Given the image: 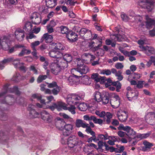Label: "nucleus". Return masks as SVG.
<instances>
[{
    "instance_id": "f257e3e1",
    "label": "nucleus",
    "mask_w": 155,
    "mask_h": 155,
    "mask_svg": "<svg viewBox=\"0 0 155 155\" xmlns=\"http://www.w3.org/2000/svg\"><path fill=\"white\" fill-rule=\"evenodd\" d=\"M134 19L135 20V22H137L139 25V29L140 31H143V28L146 27L147 28L150 29L153 25L155 26V21L152 19L148 15L145 16L146 19V25L145 22L142 21V18L141 16L137 15L134 17Z\"/></svg>"
},
{
    "instance_id": "f03ea898",
    "label": "nucleus",
    "mask_w": 155,
    "mask_h": 155,
    "mask_svg": "<svg viewBox=\"0 0 155 155\" xmlns=\"http://www.w3.org/2000/svg\"><path fill=\"white\" fill-rule=\"evenodd\" d=\"M83 144V142L79 140L78 137L74 135L70 136L67 139V144L68 146V148L71 150L72 152H76L80 149Z\"/></svg>"
},
{
    "instance_id": "7ed1b4c3",
    "label": "nucleus",
    "mask_w": 155,
    "mask_h": 155,
    "mask_svg": "<svg viewBox=\"0 0 155 155\" xmlns=\"http://www.w3.org/2000/svg\"><path fill=\"white\" fill-rule=\"evenodd\" d=\"M128 129L126 131V135L129 138L134 139L136 137L140 139L146 138L149 137L150 135L149 133L136 134V132L130 127H129Z\"/></svg>"
},
{
    "instance_id": "20e7f679",
    "label": "nucleus",
    "mask_w": 155,
    "mask_h": 155,
    "mask_svg": "<svg viewBox=\"0 0 155 155\" xmlns=\"http://www.w3.org/2000/svg\"><path fill=\"white\" fill-rule=\"evenodd\" d=\"M145 41L142 40H139L138 41V43L139 45V47L140 48V50L143 51L145 54H155V50L151 47L148 46H144L143 45Z\"/></svg>"
},
{
    "instance_id": "39448f33",
    "label": "nucleus",
    "mask_w": 155,
    "mask_h": 155,
    "mask_svg": "<svg viewBox=\"0 0 155 155\" xmlns=\"http://www.w3.org/2000/svg\"><path fill=\"white\" fill-rule=\"evenodd\" d=\"M76 125L77 127H82L83 128H86L85 131L88 134H90L92 136H94V132L92 130L89 124H86L83 120L78 119L76 121Z\"/></svg>"
},
{
    "instance_id": "423d86ee",
    "label": "nucleus",
    "mask_w": 155,
    "mask_h": 155,
    "mask_svg": "<svg viewBox=\"0 0 155 155\" xmlns=\"http://www.w3.org/2000/svg\"><path fill=\"white\" fill-rule=\"evenodd\" d=\"M76 68H74L71 70V73H75L76 74L79 75V74L82 75L83 74H86L89 71L88 67L85 64L79 65Z\"/></svg>"
},
{
    "instance_id": "0eeeda50",
    "label": "nucleus",
    "mask_w": 155,
    "mask_h": 155,
    "mask_svg": "<svg viewBox=\"0 0 155 155\" xmlns=\"http://www.w3.org/2000/svg\"><path fill=\"white\" fill-rule=\"evenodd\" d=\"M139 5L143 8H146L149 12H151L153 9V2L151 0H140Z\"/></svg>"
},
{
    "instance_id": "6e6552de",
    "label": "nucleus",
    "mask_w": 155,
    "mask_h": 155,
    "mask_svg": "<svg viewBox=\"0 0 155 155\" xmlns=\"http://www.w3.org/2000/svg\"><path fill=\"white\" fill-rule=\"evenodd\" d=\"M72 75L69 77L67 80V83L70 85L75 86L79 83V78L81 76L76 74L75 73H72Z\"/></svg>"
},
{
    "instance_id": "1a4fd4ad",
    "label": "nucleus",
    "mask_w": 155,
    "mask_h": 155,
    "mask_svg": "<svg viewBox=\"0 0 155 155\" xmlns=\"http://www.w3.org/2000/svg\"><path fill=\"white\" fill-rule=\"evenodd\" d=\"M49 68L51 73L55 75L58 74L61 70L59 64L58 63L57 61L50 64Z\"/></svg>"
},
{
    "instance_id": "9d476101",
    "label": "nucleus",
    "mask_w": 155,
    "mask_h": 155,
    "mask_svg": "<svg viewBox=\"0 0 155 155\" xmlns=\"http://www.w3.org/2000/svg\"><path fill=\"white\" fill-rule=\"evenodd\" d=\"M74 125L72 124H65L63 128V135L67 136L71 134L74 129Z\"/></svg>"
},
{
    "instance_id": "9b49d317",
    "label": "nucleus",
    "mask_w": 155,
    "mask_h": 155,
    "mask_svg": "<svg viewBox=\"0 0 155 155\" xmlns=\"http://www.w3.org/2000/svg\"><path fill=\"white\" fill-rule=\"evenodd\" d=\"M13 60L11 62H13V64L14 67L16 68H18L21 71L25 72L27 69L24 66V64L22 62H20V59L19 58H17L14 59L13 58Z\"/></svg>"
},
{
    "instance_id": "f8f14e48",
    "label": "nucleus",
    "mask_w": 155,
    "mask_h": 155,
    "mask_svg": "<svg viewBox=\"0 0 155 155\" xmlns=\"http://www.w3.org/2000/svg\"><path fill=\"white\" fill-rule=\"evenodd\" d=\"M13 60L11 62H13V64L14 67L16 68H18L21 71L25 72L27 69L24 66V64L22 62H20V59L19 58H17L14 59L13 58Z\"/></svg>"
},
{
    "instance_id": "ddd939ff",
    "label": "nucleus",
    "mask_w": 155,
    "mask_h": 155,
    "mask_svg": "<svg viewBox=\"0 0 155 155\" xmlns=\"http://www.w3.org/2000/svg\"><path fill=\"white\" fill-rule=\"evenodd\" d=\"M11 42V41L9 40V38L7 37H4L2 39V45L3 44L6 46V45H8V47L7 49H3L5 50L8 51V52L10 53H13L15 51V48H16L15 46L10 48Z\"/></svg>"
},
{
    "instance_id": "4468645a",
    "label": "nucleus",
    "mask_w": 155,
    "mask_h": 155,
    "mask_svg": "<svg viewBox=\"0 0 155 155\" xmlns=\"http://www.w3.org/2000/svg\"><path fill=\"white\" fill-rule=\"evenodd\" d=\"M80 99L81 97L79 96L74 94H72L68 96L66 101L69 105H71L73 104H76L77 102L75 101L79 100Z\"/></svg>"
},
{
    "instance_id": "2eb2a0df",
    "label": "nucleus",
    "mask_w": 155,
    "mask_h": 155,
    "mask_svg": "<svg viewBox=\"0 0 155 155\" xmlns=\"http://www.w3.org/2000/svg\"><path fill=\"white\" fill-rule=\"evenodd\" d=\"M30 18L32 23L35 25H38L41 22V17L39 13L35 12L33 13Z\"/></svg>"
},
{
    "instance_id": "dca6fc26",
    "label": "nucleus",
    "mask_w": 155,
    "mask_h": 155,
    "mask_svg": "<svg viewBox=\"0 0 155 155\" xmlns=\"http://www.w3.org/2000/svg\"><path fill=\"white\" fill-rule=\"evenodd\" d=\"M94 42L93 41L89 43L88 45L89 48L94 51H97V54L99 56H102L104 53V50L103 49H98V48L101 46V45H99L97 46L94 47Z\"/></svg>"
},
{
    "instance_id": "f3484780",
    "label": "nucleus",
    "mask_w": 155,
    "mask_h": 155,
    "mask_svg": "<svg viewBox=\"0 0 155 155\" xmlns=\"http://www.w3.org/2000/svg\"><path fill=\"white\" fill-rule=\"evenodd\" d=\"M41 118L45 121L50 122L51 121V116L46 110H43L40 112Z\"/></svg>"
},
{
    "instance_id": "a211bd4d",
    "label": "nucleus",
    "mask_w": 155,
    "mask_h": 155,
    "mask_svg": "<svg viewBox=\"0 0 155 155\" xmlns=\"http://www.w3.org/2000/svg\"><path fill=\"white\" fill-rule=\"evenodd\" d=\"M15 35L16 39L20 41H22L25 37V32L22 30L18 28L15 32Z\"/></svg>"
},
{
    "instance_id": "6ab92c4d",
    "label": "nucleus",
    "mask_w": 155,
    "mask_h": 155,
    "mask_svg": "<svg viewBox=\"0 0 155 155\" xmlns=\"http://www.w3.org/2000/svg\"><path fill=\"white\" fill-rule=\"evenodd\" d=\"M49 55L51 58H56L57 61V60H58L61 57H62L63 54L61 52L53 49L49 52Z\"/></svg>"
},
{
    "instance_id": "aec40b11",
    "label": "nucleus",
    "mask_w": 155,
    "mask_h": 155,
    "mask_svg": "<svg viewBox=\"0 0 155 155\" xmlns=\"http://www.w3.org/2000/svg\"><path fill=\"white\" fill-rule=\"evenodd\" d=\"M138 95L137 92H135L134 90L129 91L126 94V96L129 101H132L137 98Z\"/></svg>"
},
{
    "instance_id": "412c9836",
    "label": "nucleus",
    "mask_w": 155,
    "mask_h": 155,
    "mask_svg": "<svg viewBox=\"0 0 155 155\" xmlns=\"http://www.w3.org/2000/svg\"><path fill=\"white\" fill-rule=\"evenodd\" d=\"M35 107V106L32 104L29 105L28 107V110L30 111V116L31 118L37 117L40 115L38 113L35 111L34 109Z\"/></svg>"
},
{
    "instance_id": "4be33fe9",
    "label": "nucleus",
    "mask_w": 155,
    "mask_h": 155,
    "mask_svg": "<svg viewBox=\"0 0 155 155\" xmlns=\"http://www.w3.org/2000/svg\"><path fill=\"white\" fill-rule=\"evenodd\" d=\"M36 105L38 108L44 109H49L52 111L54 110L55 109H56L55 103L53 104L52 105L49 106L47 105L46 103H45V101L44 103L42 104H40L39 103H37Z\"/></svg>"
},
{
    "instance_id": "5701e85b",
    "label": "nucleus",
    "mask_w": 155,
    "mask_h": 155,
    "mask_svg": "<svg viewBox=\"0 0 155 155\" xmlns=\"http://www.w3.org/2000/svg\"><path fill=\"white\" fill-rule=\"evenodd\" d=\"M77 35L74 32L72 31H69L66 35V37L68 41L70 42H73L76 41L77 39Z\"/></svg>"
},
{
    "instance_id": "b1692460",
    "label": "nucleus",
    "mask_w": 155,
    "mask_h": 155,
    "mask_svg": "<svg viewBox=\"0 0 155 155\" xmlns=\"http://www.w3.org/2000/svg\"><path fill=\"white\" fill-rule=\"evenodd\" d=\"M117 117L120 121L124 122L126 121L128 118V114L126 112L123 111L118 113Z\"/></svg>"
},
{
    "instance_id": "393cba45",
    "label": "nucleus",
    "mask_w": 155,
    "mask_h": 155,
    "mask_svg": "<svg viewBox=\"0 0 155 155\" xmlns=\"http://www.w3.org/2000/svg\"><path fill=\"white\" fill-rule=\"evenodd\" d=\"M9 93H15L17 95H19L20 93V92L18 91V87H17L15 86L12 88H8L5 92L0 93V97L4 96L5 94Z\"/></svg>"
},
{
    "instance_id": "a878e982",
    "label": "nucleus",
    "mask_w": 155,
    "mask_h": 155,
    "mask_svg": "<svg viewBox=\"0 0 155 155\" xmlns=\"http://www.w3.org/2000/svg\"><path fill=\"white\" fill-rule=\"evenodd\" d=\"M53 38V37L51 35H49L48 33H46L43 35L41 40L42 41H44L46 43H49L52 42Z\"/></svg>"
},
{
    "instance_id": "bb28decb",
    "label": "nucleus",
    "mask_w": 155,
    "mask_h": 155,
    "mask_svg": "<svg viewBox=\"0 0 155 155\" xmlns=\"http://www.w3.org/2000/svg\"><path fill=\"white\" fill-rule=\"evenodd\" d=\"M62 57H61L58 60H57L58 63L59 64L61 69L66 68L68 67V62L63 59Z\"/></svg>"
},
{
    "instance_id": "cd10ccee",
    "label": "nucleus",
    "mask_w": 155,
    "mask_h": 155,
    "mask_svg": "<svg viewBox=\"0 0 155 155\" xmlns=\"http://www.w3.org/2000/svg\"><path fill=\"white\" fill-rule=\"evenodd\" d=\"M33 99H36L38 101H39L41 104H42L45 101V100L42 99L41 95L39 94H33L31 96V100L32 101Z\"/></svg>"
},
{
    "instance_id": "c85d7f7f",
    "label": "nucleus",
    "mask_w": 155,
    "mask_h": 155,
    "mask_svg": "<svg viewBox=\"0 0 155 155\" xmlns=\"http://www.w3.org/2000/svg\"><path fill=\"white\" fill-rule=\"evenodd\" d=\"M28 78V76H21L19 73H16L14 75L12 78V80L15 82H18L21 80L26 79Z\"/></svg>"
},
{
    "instance_id": "c756f323",
    "label": "nucleus",
    "mask_w": 155,
    "mask_h": 155,
    "mask_svg": "<svg viewBox=\"0 0 155 155\" xmlns=\"http://www.w3.org/2000/svg\"><path fill=\"white\" fill-rule=\"evenodd\" d=\"M13 60L12 58H8L4 59L3 61L0 62V69H2L4 68L9 63Z\"/></svg>"
},
{
    "instance_id": "7c9ffc66",
    "label": "nucleus",
    "mask_w": 155,
    "mask_h": 155,
    "mask_svg": "<svg viewBox=\"0 0 155 155\" xmlns=\"http://www.w3.org/2000/svg\"><path fill=\"white\" fill-rule=\"evenodd\" d=\"M55 104L56 109L58 111H60L62 109L64 110L66 109V104L61 101L57 102Z\"/></svg>"
},
{
    "instance_id": "2f4dec72",
    "label": "nucleus",
    "mask_w": 155,
    "mask_h": 155,
    "mask_svg": "<svg viewBox=\"0 0 155 155\" xmlns=\"http://www.w3.org/2000/svg\"><path fill=\"white\" fill-rule=\"evenodd\" d=\"M47 6L49 8H52L57 5V0H45Z\"/></svg>"
},
{
    "instance_id": "473e14b6",
    "label": "nucleus",
    "mask_w": 155,
    "mask_h": 155,
    "mask_svg": "<svg viewBox=\"0 0 155 155\" xmlns=\"http://www.w3.org/2000/svg\"><path fill=\"white\" fill-rule=\"evenodd\" d=\"M81 82L84 84L89 85L91 83L90 78L87 75H84L81 78Z\"/></svg>"
},
{
    "instance_id": "72a5a7b5",
    "label": "nucleus",
    "mask_w": 155,
    "mask_h": 155,
    "mask_svg": "<svg viewBox=\"0 0 155 155\" xmlns=\"http://www.w3.org/2000/svg\"><path fill=\"white\" fill-rule=\"evenodd\" d=\"M102 95L100 92L96 91L94 94V99L97 102H100L101 101Z\"/></svg>"
},
{
    "instance_id": "f704fd0d",
    "label": "nucleus",
    "mask_w": 155,
    "mask_h": 155,
    "mask_svg": "<svg viewBox=\"0 0 155 155\" xmlns=\"http://www.w3.org/2000/svg\"><path fill=\"white\" fill-rule=\"evenodd\" d=\"M31 51L28 49H26V47L25 46L21 50V52L19 54L18 56L21 57L25 55H28L30 54Z\"/></svg>"
},
{
    "instance_id": "c9c22d12",
    "label": "nucleus",
    "mask_w": 155,
    "mask_h": 155,
    "mask_svg": "<svg viewBox=\"0 0 155 155\" xmlns=\"http://www.w3.org/2000/svg\"><path fill=\"white\" fill-rule=\"evenodd\" d=\"M52 45L55 46V47L53 48L56 51L60 52V51L64 49V47L63 45L60 43H52Z\"/></svg>"
},
{
    "instance_id": "e433bc0d",
    "label": "nucleus",
    "mask_w": 155,
    "mask_h": 155,
    "mask_svg": "<svg viewBox=\"0 0 155 155\" xmlns=\"http://www.w3.org/2000/svg\"><path fill=\"white\" fill-rule=\"evenodd\" d=\"M144 147L143 148V150L144 151L147 150V149H149L153 146V144L147 141H144L143 142Z\"/></svg>"
},
{
    "instance_id": "4c0bfd02",
    "label": "nucleus",
    "mask_w": 155,
    "mask_h": 155,
    "mask_svg": "<svg viewBox=\"0 0 155 155\" xmlns=\"http://www.w3.org/2000/svg\"><path fill=\"white\" fill-rule=\"evenodd\" d=\"M101 101L104 104H107L109 101V95L108 93H106L105 94L102 95Z\"/></svg>"
},
{
    "instance_id": "58836bf2",
    "label": "nucleus",
    "mask_w": 155,
    "mask_h": 155,
    "mask_svg": "<svg viewBox=\"0 0 155 155\" xmlns=\"http://www.w3.org/2000/svg\"><path fill=\"white\" fill-rule=\"evenodd\" d=\"M75 29H77L78 30H76V31L77 32H79V33L80 34H84L88 31L90 32V31H89L87 29L85 28H82L81 29L80 28L77 26L75 27Z\"/></svg>"
},
{
    "instance_id": "ea45409f",
    "label": "nucleus",
    "mask_w": 155,
    "mask_h": 155,
    "mask_svg": "<svg viewBox=\"0 0 155 155\" xmlns=\"http://www.w3.org/2000/svg\"><path fill=\"white\" fill-rule=\"evenodd\" d=\"M70 106L67 107L66 106V109L65 110H68L69 112H70L72 114H74L76 113L75 111V107L72 104L70 105Z\"/></svg>"
},
{
    "instance_id": "a19ab883",
    "label": "nucleus",
    "mask_w": 155,
    "mask_h": 155,
    "mask_svg": "<svg viewBox=\"0 0 155 155\" xmlns=\"http://www.w3.org/2000/svg\"><path fill=\"white\" fill-rule=\"evenodd\" d=\"M24 28L27 31H31L32 29V25L31 23L29 22H27L25 25Z\"/></svg>"
},
{
    "instance_id": "79ce46f5",
    "label": "nucleus",
    "mask_w": 155,
    "mask_h": 155,
    "mask_svg": "<svg viewBox=\"0 0 155 155\" xmlns=\"http://www.w3.org/2000/svg\"><path fill=\"white\" fill-rule=\"evenodd\" d=\"M60 28L61 30V32L62 34H66L67 35L69 32L68 28L65 26H60Z\"/></svg>"
},
{
    "instance_id": "37998d69",
    "label": "nucleus",
    "mask_w": 155,
    "mask_h": 155,
    "mask_svg": "<svg viewBox=\"0 0 155 155\" xmlns=\"http://www.w3.org/2000/svg\"><path fill=\"white\" fill-rule=\"evenodd\" d=\"M145 118L146 120L155 118V113L154 114L152 112H150L147 113L145 115Z\"/></svg>"
},
{
    "instance_id": "c03bdc74",
    "label": "nucleus",
    "mask_w": 155,
    "mask_h": 155,
    "mask_svg": "<svg viewBox=\"0 0 155 155\" xmlns=\"http://www.w3.org/2000/svg\"><path fill=\"white\" fill-rule=\"evenodd\" d=\"M87 104L84 103L80 104L78 107L79 109L82 111H85L87 109Z\"/></svg>"
},
{
    "instance_id": "a18cd8bd",
    "label": "nucleus",
    "mask_w": 155,
    "mask_h": 155,
    "mask_svg": "<svg viewBox=\"0 0 155 155\" xmlns=\"http://www.w3.org/2000/svg\"><path fill=\"white\" fill-rule=\"evenodd\" d=\"M111 96L113 98H114L115 101H117V105L116 106V107L118 106L119 104H120V98L119 96L115 93H113L111 95Z\"/></svg>"
},
{
    "instance_id": "49530a36",
    "label": "nucleus",
    "mask_w": 155,
    "mask_h": 155,
    "mask_svg": "<svg viewBox=\"0 0 155 155\" xmlns=\"http://www.w3.org/2000/svg\"><path fill=\"white\" fill-rule=\"evenodd\" d=\"M62 58L68 62H70L72 60V57L71 55L69 54H65Z\"/></svg>"
},
{
    "instance_id": "de8ad7c7",
    "label": "nucleus",
    "mask_w": 155,
    "mask_h": 155,
    "mask_svg": "<svg viewBox=\"0 0 155 155\" xmlns=\"http://www.w3.org/2000/svg\"><path fill=\"white\" fill-rule=\"evenodd\" d=\"M47 78L46 75H40L37 79V81L38 83L41 82L45 80Z\"/></svg>"
},
{
    "instance_id": "09e8293b",
    "label": "nucleus",
    "mask_w": 155,
    "mask_h": 155,
    "mask_svg": "<svg viewBox=\"0 0 155 155\" xmlns=\"http://www.w3.org/2000/svg\"><path fill=\"white\" fill-rule=\"evenodd\" d=\"M83 56L88 58L91 61L94 60L95 58V56L94 55L89 53H85L83 54Z\"/></svg>"
},
{
    "instance_id": "8fccbe9b",
    "label": "nucleus",
    "mask_w": 155,
    "mask_h": 155,
    "mask_svg": "<svg viewBox=\"0 0 155 155\" xmlns=\"http://www.w3.org/2000/svg\"><path fill=\"white\" fill-rule=\"evenodd\" d=\"M129 126H124L123 124H120L119 127H118L117 129L119 130H123L124 131H127V130L128 129Z\"/></svg>"
},
{
    "instance_id": "3c124183",
    "label": "nucleus",
    "mask_w": 155,
    "mask_h": 155,
    "mask_svg": "<svg viewBox=\"0 0 155 155\" xmlns=\"http://www.w3.org/2000/svg\"><path fill=\"white\" fill-rule=\"evenodd\" d=\"M112 84L114 86L116 87L117 91H119V90L120 89L121 85L120 82L118 81H117L113 82Z\"/></svg>"
},
{
    "instance_id": "603ef678",
    "label": "nucleus",
    "mask_w": 155,
    "mask_h": 155,
    "mask_svg": "<svg viewBox=\"0 0 155 155\" xmlns=\"http://www.w3.org/2000/svg\"><path fill=\"white\" fill-rule=\"evenodd\" d=\"M60 90L59 87L58 86L53 88L51 91V93L54 95H57L59 92Z\"/></svg>"
},
{
    "instance_id": "864d4df0",
    "label": "nucleus",
    "mask_w": 155,
    "mask_h": 155,
    "mask_svg": "<svg viewBox=\"0 0 155 155\" xmlns=\"http://www.w3.org/2000/svg\"><path fill=\"white\" fill-rule=\"evenodd\" d=\"M120 16L121 17L123 21H127L129 20V18L124 13H122Z\"/></svg>"
},
{
    "instance_id": "5fc2aeb1",
    "label": "nucleus",
    "mask_w": 155,
    "mask_h": 155,
    "mask_svg": "<svg viewBox=\"0 0 155 155\" xmlns=\"http://www.w3.org/2000/svg\"><path fill=\"white\" fill-rule=\"evenodd\" d=\"M101 74H105L107 75H109L111 74V71L108 69H104L102 70L101 72Z\"/></svg>"
},
{
    "instance_id": "6e6d98bb",
    "label": "nucleus",
    "mask_w": 155,
    "mask_h": 155,
    "mask_svg": "<svg viewBox=\"0 0 155 155\" xmlns=\"http://www.w3.org/2000/svg\"><path fill=\"white\" fill-rule=\"evenodd\" d=\"M95 113L96 115L99 116L101 117H103L105 115V112L104 111L100 112L98 110H96Z\"/></svg>"
},
{
    "instance_id": "4d7b16f0",
    "label": "nucleus",
    "mask_w": 155,
    "mask_h": 155,
    "mask_svg": "<svg viewBox=\"0 0 155 155\" xmlns=\"http://www.w3.org/2000/svg\"><path fill=\"white\" fill-rule=\"evenodd\" d=\"M40 44V42L38 41H35L34 42H32L31 44V47L33 49V50H35V47Z\"/></svg>"
},
{
    "instance_id": "13d9d810",
    "label": "nucleus",
    "mask_w": 155,
    "mask_h": 155,
    "mask_svg": "<svg viewBox=\"0 0 155 155\" xmlns=\"http://www.w3.org/2000/svg\"><path fill=\"white\" fill-rule=\"evenodd\" d=\"M92 149L88 145H85L83 148V151L86 153H88Z\"/></svg>"
},
{
    "instance_id": "bf43d9fd",
    "label": "nucleus",
    "mask_w": 155,
    "mask_h": 155,
    "mask_svg": "<svg viewBox=\"0 0 155 155\" xmlns=\"http://www.w3.org/2000/svg\"><path fill=\"white\" fill-rule=\"evenodd\" d=\"M17 2V0H6L5 2V4H15Z\"/></svg>"
},
{
    "instance_id": "052dcab7",
    "label": "nucleus",
    "mask_w": 155,
    "mask_h": 155,
    "mask_svg": "<svg viewBox=\"0 0 155 155\" xmlns=\"http://www.w3.org/2000/svg\"><path fill=\"white\" fill-rule=\"evenodd\" d=\"M98 74L97 73H94L91 76V78L94 79L96 82L99 80Z\"/></svg>"
},
{
    "instance_id": "680f3d73",
    "label": "nucleus",
    "mask_w": 155,
    "mask_h": 155,
    "mask_svg": "<svg viewBox=\"0 0 155 155\" xmlns=\"http://www.w3.org/2000/svg\"><path fill=\"white\" fill-rule=\"evenodd\" d=\"M30 71H32L35 74H38V71L34 65H31L30 67Z\"/></svg>"
},
{
    "instance_id": "e2e57ef3",
    "label": "nucleus",
    "mask_w": 155,
    "mask_h": 155,
    "mask_svg": "<svg viewBox=\"0 0 155 155\" xmlns=\"http://www.w3.org/2000/svg\"><path fill=\"white\" fill-rule=\"evenodd\" d=\"M113 36H114L115 37V38H114L115 41L117 40V41H122V36L120 34H118L115 35H113Z\"/></svg>"
},
{
    "instance_id": "0e129e2a",
    "label": "nucleus",
    "mask_w": 155,
    "mask_h": 155,
    "mask_svg": "<svg viewBox=\"0 0 155 155\" xmlns=\"http://www.w3.org/2000/svg\"><path fill=\"white\" fill-rule=\"evenodd\" d=\"M144 81H139L137 84V87L139 88H141L143 87V84Z\"/></svg>"
},
{
    "instance_id": "69168bd1",
    "label": "nucleus",
    "mask_w": 155,
    "mask_h": 155,
    "mask_svg": "<svg viewBox=\"0 0 155 155\" xmlns=\"http://www.w3.org/2000/svg\"><path fill=\"white\" fill-rule=\"evenodd\" d=\"M58 86L57 83L55 82H53L51 83L48 84V87L49 88H54Z\"/></svg>"
},
{
    "instance_id": "338daca9",
    "label": "nucleus",
    "mask_w": 155,
    "mask_h": 155,
    "mask_svg": "<svg viewBox=\"0 0 155 155\" xmlns=\"http://www.w3.org/2000/svg\"><path fill=\"white\" fill-rule=\"evenodd\" d=\"M153 59H155V57L151 56L150 58V59L147 62V66L149 67L150 66L152 62H153Z\"/></svg>"
},
{
    "instance_id": "774afa93",
    "label": "nucleus",
    "mask_w": 155,
    "mask_h": 155,
    "mask_svg": "<svg viewBox=\"0 0 155 155\" xmlns=\"http://www.w3.org/2000/svg\"><path fill=\"white\" fill-rule=\"evenodd\" d=\"M115 67L117 69H120L123 68L124 65L121 63H117L115 64Z\"/></svg>"
}]
</instances>
